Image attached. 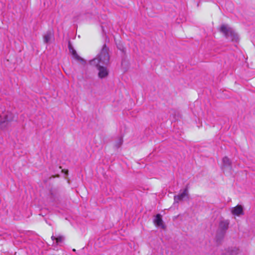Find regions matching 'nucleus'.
<instances>
[{
    "instance_id": "f257e3e1",
    "label": "nucleus",
    "mask_w": 255,
    "mask_h": 255,
    "mask_svg": "<svg viewBox=\"0 0 255 255\" xmlns=\"http://www.w3.org/2000/svg\"><path fill=\"white\" fill-rule=\"evenodd\" d=\"M108 50V48L106 45H104L99 54H98L95 58L90 61V65L95 67H98L101 64L107 65L110 60Z\"/></svg>"
},
{
    "instance_id": "f03ea898",
    "label": "nucleus",
    "mask_w": 255,
    "mask_h": 255,
    "mask_svg": "<svg viewBox=\"0 0 255 255\" xmlns=\"http://www.w3.org/2000/svg\"><path fill=\"white\" fill-rule=\"evenodd\" d=\"M220 30L227 38L233 41H237L238 39L237 34L228 25L222 24L220 27Z\"/></svg>"
},
{
    "instance_id": "7ed1b4c3",
    "label": "nucleus",
    "mask_w": 255,
    "mask_h": 255,
    "mask_svg": "<svg viewBox=\"0 0 255 255\" xmlns=\"http://www.w3.org/2000/svg\"><path fill=\"white\" fill-rule=\"evenodd\" d=\"M230 222L228 220L221 219L219 223L217 230V235L222 237L228 229Z\"/></svg>"
},
{
    "instance_id": "20e7f679",
    "label": "nucleus",
    "mask_w": 255,
    "mask_h": 255,
    "mask_svg": "<svg viewBox=\"0 0 255 255\" xmlns=\"http://www.w3.org/2000/svg\"><path fill=\"white\" fill-rule=\"evenodd\" d=\"M230 211L234 216H240L244 214L243 207L241 205H238L236 207L231 208Z\"/></svg>"
},
{
    "instance_id": "39448f33",
    "label": "nucleus",
    "mask_w": 255,
    "mask_h": 255,
    "mask_svg": "<svg viewBox=\"0 0 255 255\" xmlns=\"http://www.w3.org/2000/svg\"><path fill=\"white\" fill-rule=\"evenodd\" d=\"M99 71L98 76L100 78H104L108 75V70L106 67H104L99 65V66L96 67Z\"/></svg>"
},
{
    "instance_id": "423d86ee",
    "label": "nucleus",
    "mask_w": 255,
    "mask_h": 255,
    "mask_svg": "<svg viewBox=\"0 0 255 255\" xmlns=\"http://www.w3.org/2000/svg\"><path fill=\"white\" fill-rule=\"evenodd\" d=\"M153 222L156 226L160 227L162 229H165V226L163 223L162 217L160 214H158L156 215L153 220Z\"/></svg>"
},
{
    "instance_id": "0eeeda50",
    "label": "nucleus",
    "mask_w": 255,
    "mask_h": 255,
    "mask_svg": "<svg viewBox=\"0 0 255 255\" xmlns=\"http://www.w3.org/2000/svg\"><path fill=\"white\" fill-rule=\"evenodd\" d=\"M188 197V189L187 188H186L182 193H179L177 195L174 196V199L175 202H178L179 201L182 200L184 198Z\"/></svg>"
},
{
    "instance_id": "6e6552de",
    "label": "nucleus",
    "mask_w": 255,
    "mask_h": 255,
    "mask_svg": "<svg viewBox=\"0 0 255 255\" xmlns=\"http://www.w3.org/2000/svg\"><path fill=\"white\" fill-rule=\"evenodd\" d=\"M69 50L70 53L72 55L73 57L77 60L81 61L83 64L85 63V61L81 57H80L77 53L76 50L71 45H69Z\"/></svg>"
},
{
    "instance_id": "1a4fd4ad",
    "label": "nucleus",
    "mask_w": 255,
    "mask_h": 255,
    "mask_svg": "<svg viewBox=\"0 0 255 255\" xmlns=\"http://www.w3.org/2000/svg\"><path fill=\"white\" fill-rule=\"evenodd\" d=\"M53 33L51 31H47L43 36V41L45 43H48L53 38Z\"/></svg>"
},
{
    "instance_id": "9d476101",
    "label": "nucleus",
    "mask_w": 255,
    "mask_h": 255,
    "mask_svg": "<svg viewBox=\"0 0 255 255\" xmlns=\"http://www.w3.org/2000/svg\"><path fill=\"white\" fill-rule=\"evenodd\" d=\"M223 167L230 166L231 165V161L227 157H224L223 158Z\"/></svg>"
},
{
    "instance_id": "9b49d317",
    "label": "nucleus",
    "mask_w": 255,
    "mask_h": 255,
    "mask_svg": "<svg viewBox=\"0 0 255 255\" xmlns=\"http://www.w3.org/2000/svg\"><path fill=\"white\" fill-rule=\"evenodd\" d=\"M64 240V238L63 236H58L56 238V243L57 245H59L62 243Z\"/></svg>"
},
{
    "instance_id": "f8f14e48",
    "label": "nucleus",
    "mask_w": 255,
    "mask_h": 255,
    "mask_svg": "<svg viewBox=\"0 0 255 255\" xmlns=\"http://www.w3.org/2000/svg\"><path fill=\"white\" fill-rule=\"evenodd\" d=\"M123 142V138L122 137H120L119 138V141L117 144V147H119L122 144Z\"/></svg>"
},
{
    "instance_id": "ddd939ff",
    "label": "nucleus",
    "mask_w": 255,
    "mask_h": 255,
    "mask_svg": "<svg viewBox=\"0 0 255 255\" xmlns=\"http://www.w3.org/2000/svg\"><path fill=\"white\" fill-rule=\"evenodd\" d=\"M56 237H54V236H52L51 237V239H52V240L53 241H54V240H56Z\"/></svg>"
},
{
    "instance_id": "4468645a",
    "label": "nucleus",
    "mask_w": 255,
    "mask_h": 255,
    "mask_svg": "<svg viewBox=\"0 0 255 255\" xmlns=\"http://www.w3.org/2000/svg\"><path fill=\"white\" fill-rule=\"evenodd\" d=\"M73 251L75 252L76 251L75 249H73Z\"/></svg>"
}]
</instances>
